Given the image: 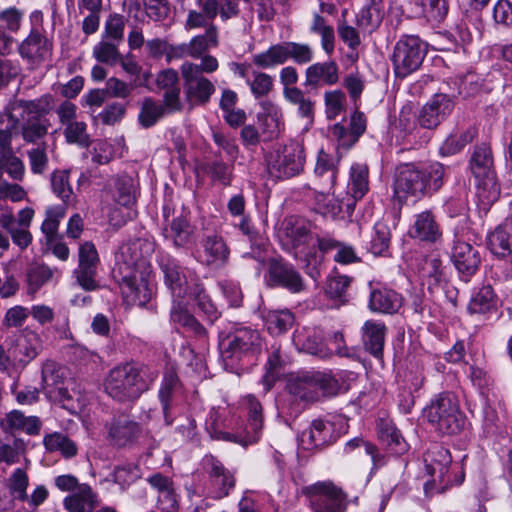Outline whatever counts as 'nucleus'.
I'll list each match as a JSON object with an SVG mask.
<instances>
[{"mask_svg":"<svg viewBox=\"0 0 512 512\" xmlns=\"http://www.w3.org/2000/svg\"><path fill=\"white\" fill-rule=\"evenodd\" d=\"M263 346L264 340L256 329L240 327L230 332L219 343L225 369L236 372L251 364L261 354Z\"/></svg>","mask_w":512,"mask_h":512,"instance_id":"5","label":"nucleus"},{"mask_svg":"<svg viewBox=\"0 0 512 512\" xmlns=\"http://www.w3.org/2000/svg\"><path fill=\"white\" fill-rule=\"evenodd\" d=\"M256 99L267 96L273 90V78L260 71H252V79L247 80Z\"/></svg>","mask_w":512,"mask_h":512,"instance_id":"61","label":"nucleus"},{"mask_svg":"<svg viewBox=\"0 0 512 512\" xmlns=\"http://www.w3.org/2000/svg\"><path fill=\"white\" fill-rule=\"evenodd\" d=\"M426 470L431 476H438L441 481L445 480L452 458L448 449L441 445H433L425 454Z\"/></svg>","mask_w":512,"mask_h":512,"instance_id":"37","label":"nucleus"},{"mask_svg":"<svg viewBox=\"0 0 512 512\" xmlns=\"http://www.w3.org/2000/svg\"><path fill=\"white\" fill-rule=\"evenodd\" d=\"M339 437L335 425L330 421L313 420L310 427L301 433L300 440L307 449L321 448L334 443Z\"/></svg>","mask_w":512,"mask_h":512,"instance_id":"29","label":"nucleus"},{"mask_svg":"<svg viewBox=\"0 0 512 512\" xmlns=\"http://www.w3.org/2000/svg\"><path fill=\"white\" fill-rule=\"evenodd\" d=\"M451 260L461 280L469 282L479 269L481 256L477 247L457 240L452 248Z\"/></svg>","mask_w":512,"mask_h":512,"instance_id":"22","label":"nucleus"},{"mask_svg":"<svg viewBox=\"0 0 512 512\" xmlns=\"http://www.w3.org/2000/svg\"><path fill=\"white\" fill-rule=\"evenodd\" d=\"M12 367L25 368L42 350V340L38 333L25 328L8 339Z\"/></svg>","mask_w":512,"mask_h":512,"instance_id":"16","label":"nucleus"},{"mask_svg":"<svg viewBox=\"0 0 512 512\" xmlns=\"http://www.w3.org/2000/svg\"><path fill=\"white\" fill-rule=\"evenodd\" d=\"M304 161L303 146L298 142H290L272 157L269 170L277 178L294 177L302 171Z\"/></svg>","mask_w":512,"mask_h":512,"instance_id":"17","label":"nucleus"},{"mask_svg":"<svg viewBox=\"0 0 512 512\" xmlns=\"http://www.w3.org/2000/svg\"><path fill=\"white\" fill-rule=\"evenodd\" d=\"M347 196L355 200L362 199L369 190V169L366 164L355 163L350 168Z\"/></svg>","mask_w":512,"mask_h":512,"instance_id":"39","label":"nucleus"},{"mask_svg":"<svg viewBox=\"0 0 512 512\" xmlns=\"http://www.w3.org/2000/svg\"><path fill=\"white\" fill-rule=\"evenodd\" d=\"M115 190L116 201L120 205L129 207L135 203V189L131 177H118L115 181Z\"/></svg>","mask_w":512,"mask_h":512,"instance_id":"58","label":"nucleus"},{"mask_svg":"<svg viewBox=\"0 0 512 512\" xmlns=\"http://www.w3.org/2000/svg\"><path fill=\"white\" fill-rule=\"evenodd\" d=\"M454 103L446 94H435L418 113L417 123L422 128H436L453 110Z\"/></svg>","mask_w":512,"mask_h":512,"instance_id":"23","label":"nucleus"},{"mask_svg":"<svg viewBox=\"0 0 512 512\" xmlns=\"http://www.w3.org/2000/svg\"><path fill=\"white\" fill-rule=\"evenodd\" d=\"M422 11L428 21L441 22L448 13L447 0H420Z\"/></svg>","mask_w":512,"mask_h":512,"instance_id":"62","label":"nucleus"},{"mask_svg":"<svg viewBox=\"0 0 512 512\" xmlns=\"http://www.w3.org/2000/svg\"><path fill=\"white\" fill-rule=\"evenodd\" d=\"M163 237L175 248H187L196 241V227L191 223L188 212L176 211L169 204L163 207Z\"/></svg>","mask_w":512,"mask_h":512,"instance_id":"14","label":"nucleus"},{"mask_svg":"<svg viewBox=\"0 0 512 512\" xmlns=\"http://www.w3.org/2000/svg\"><path fill=\"white\" fill-rule=\"evenodd\" d=\"M43 445L49 452H59L64 458H72L77 455L76 443L66 434L54 432L44 436Z\"/></svg>","mask_w":512,"mask_h":512,"instance_id":"43","label":"nucleus"},{"mask_svg":"<svg viewBox=\"0 0 512 512\" xmlns=\"http://www.w3.org/2000/svg\"><path fill=\"white\" fill-rule=\"evenodd\" d=\"M148 243L141 239L123 243L115 254L113 277L120 286L124 299L134 305L144 306L151 299L148 285V267L143 248Z\"/></svg>","mask_w":512,"mask_h":512,"instance_id":"1","label":"nucleus"},{"mask_svg":"<svg viewBox=\"0 0 512 512\" xmlns=\"http://www.w3.org/2000/svg\"><path fill=\"white\" fill-rule=\"evenodd\" d=\"M497 299L491 285L482 286L475 293L469 304L468 311L470 314H488L496 310Z\"/></svg>","mask_w":512,"mask_h":512,"instance_id":"41","label":"nucleus"},{"mask_svg":"<svg viewBox=\"0 0 512 512\" xmlns=\"http://www.w3.org/2000/svg\"><path fill=\"white\" fill-rule=\"evenodd\" d=\"M314 57L310 45L298 42H282L272 45L266 51L253 55V63L262 69L272 68L284 64L292 59L296 64L302 65L312 61Z\"/></svg>","mask_w":512,"mask_h":512,"instance_id":"11","label":"nucleus"},{"mask_svg":"<svg viewBox=\"0 0 512 512\" xmlns=\"http://www.w3.org/2000/svg\"><path fill=\"white\" fill-rule=\"evenodd\" d=\"M124 29V16L117 13L110 14L105 21L101 38L122 44L124 41Z\"/></svg>","mask_w":512,"mask_h":512,"instance_id":"54","label":"nucleus"},{"mask_svg":"<svg viewBox=\"0 0 512 512\" xmlns=\"http://www.w3.org/2000/svg\"><path fill=\"white\" fill-rule=\"evenodd\" d=\"M165 114H170L165 104H158L152 98H146L139 113V122L144 128L152 127Z\"/></svg>","mask_w":512,"mask_h":512,"instance_id":"51","label":"nucleus"},{"mask_svg":"<svg viewBox=\"0 0 512 512\" xmlns=\"http://www.w3.org/2000/svg\"><path fill=\"white\" fill-rule=\"evenodd\" d=\"M108 440L117 447H126L141 434V426L126 414L114 416L106 423Z\"/></svg>","mask_w":512,"mask_h":512,"instance_id":"24","label":"nucleus"},{"mask_svg":"<svg viewBox=\"0 0 512 512\" xmlns=\"http://www.w3.org/2000/svg\"><path fill=\"white\" fill-rule=\"evenodd\" d=\"M156 86L163 91V103L169 113H176L183 110L180 93V79L178 72L172 68L162 70L156 77Z\"/></svg>","mask_w":512,"mask_h":512,"instance_id":"27","label":"nucleus"},{"mask_svg":"<svg viewBox=\"0 0 512 512\" xmlns=\"http://www.w3.org/2000/svg\"><path fill=\"white\" fill-rule=\"evenodd\" d=\"M470 168L478 182V196L484 204H491L500 196V186L496 182L493 155L490 146L481 144L475 147L470 159Z\"/></svg>","mask_w":512,"mask_h":512,"instance_id":"8","label":"nucleus"},{"mask_svg":"<svg viewBox=\"0 0 512 512\" xmlns=\"http://www.w3.org/2000/svg\"><path fill=\"white\" fill-rule=\"evenodd\" d=\"M446 168L435 162L428 167L414 164H402L397 168L394 195L400 203L409 197L417 201L431 192H437L443 186Z\"/></svg>","mask_w":512,"mask_h":512,"instance_id":"4","label":"nucleus"},{"mask_svg":"<svg viewBox=\"0 0 512 512\" xmlns=\"http://www.w3.org/2000/svg\"><path fill=\"white\" fill-rule=\"evenodd\" d=\"M70 170H55L50 175V183L53 193L59 197L64 204L75 203V195L69 182Z\"/></svg>","mask_w":512,"mask_h":512,"instance_id":"44","label":"nucleus"},{"mask_svg":"<svg viewBox=\"0 0 512 512\" xmlns=\"http://www.w3.org/2000/svg\"><path fill=\"white\" fill-rule=\"evenodd\" d=\"M5 431L22 430L29 435H38L42 423L36 416H25L21 411L13 410L1 423Z\"/></svg>","mask_w":512,"mask_h":512,"instance_id":"40","label":"nucleus"},{"mask_svg":"<svg viewBox=\"0 0 512 512\" xmlns=\"http://www.w3.org/2000/svg\"><path fill=\"white\" fill-rule=\"evenodd\" d=\"M381 443L393 454L401 455L408 450V444L391 421L381 420L378 424Z\"/></svg>","mask_w":512,"mask_h":512,"instance_id":"38","label":"nucleus"},{"mask_svg":"<svg viewBox=\"0 0 512 512\" xmlns=\"http://www.w3.org/2000/svg\"><path fill=\"white\" fill-rule=\"evenodd\" d=\"M427 51V44L418 36H402L396 42L392 54V62L396 76L405 78L418 70Z\"/></svg>","mask_w":512,"mask_h":512,"instance_id":"10","label":"nucleus"},{"mask_svg":"<svg viewBox=\"0 0 512 512\" xmlns=\"http://www.w3.org/2000/svg\"><path fill=\"white\" fill-rule=\"evenodd\" d=\"M350 283L351 278L347 276H332L327 280L325 294L328 298L343 304L347 301L346 294Z\"/></svg>","mask_w":512,"mask_h":512,"instance_id":"53","label":"nucleus"},{"mask_svg":"<svg viewBox=\"0 0 512 512\" xmlns=\"http://www.w3.org/2000/svg\"><path fill=\"white\" fill-rule=\"evenodd\" d=\"M409 233L412 238L428 243H435L442 236L440 226L431 211L417 214Z\"/></svg>","mask_w":512,"mask_h":512,"instance_id":"33","label":"nucleus"},{"mask_svg":"<svg viewBox=\"0 0 512 512\" xmlns=\"http://www.w3.org/2000/svg\"><path fill=\"white\" fill-rule=\"evenodd\" d=\"M53 270L45 264H34L27 270V283L31 293L51 280Z\"/></svg>","mask_w":512,"mask_h":512,"instance_id":"56","label":"nucleus"},{"mask_svg":"<svg viewBox=\"0 0 512 512\" xmlns=\"http://www.w3.org/2000/svg\"><path fill=\"white\" fill-rule=\"evenodd\" d=\"M180 71L187 102L191 106L206 105L216 91L215 85L204 75H200L195 63L184 62Z\"/></svg>","mask_w":512,"mask_h":512,"instance_id":"15","label":"nucleus"},{"mask_svg":"<svg viewBox=\"0 0 512 512\" xmlns=\"http://www.w3.org/2000/svg\"><path fill=\"white\" fill-rule=\"evenodd\" d=\"M429 423L443 435L458 434L465 425L457 397L449 392L441 393L431 400L425 409Z\"/></svg>","mask_w":512,"mask_h":512,"instance_id":"6","label":"nucleus"},{"mask_svg":"<svg viewBox=\"0 0 512 512\" xmlns=\"http://www.w3.org/2000/svg\"><path fill=\"white\" fill-rule=\"evenodd\" d=\"M99 257L97 250L91 242H85L79 248V267L75 271L79 285L88 291L95 290L98 285L95 275Z\"/></svg>","mask_w":512,"mask_h":512,"instance_id":"25","label":"nucleus"},{"mask_svg":"<svg viewBox=\"0 0 512 512\" xmlns=\"http://www.w3.org/2000/svg\"><path fill=\"white\" fill-rule=\"evenodd\" d=\"M203 469L209 477L210 493L215 499L226 497L235 486V477L223 463L213 455H205Z\"/></svg>","mask_w":512,"mask_h":512,"instance_id":"20","label":"nucleus"},{"mask_svg":"<svg viewBox=\"0 0 512 512\" xmlns=\"http://www.w3.org/2000/svg\"><path fill=\"white\" fill-rule=\"evenodd\" d=\"M403 305L402 296L388 288L373 289L370 293L369 308L373 312L395 314Z\"/></svg>","mask_w":512,"mask_h":512,"instance_id":"34","label":"nucleus"},{"mask_svg":"<svg viewBox=\"0 0 512 512\" xmlns=\"http://www.w3.org/2000/svg\"><path fill=\"white\" fill-rule=\"evenodd\" d=\"M66 213L64 206L50 207L46 210V218L41 225V231L47 240L51 241L56 236L59 222L64 218Z\"/></svg>","mask_w":512,"mask_h":512,"instance_id":"57","label":"nucleus"},{"mask_svg":"<svg viewBox=\"0 0 512 512\" xmlns=\"http://www.w3.org/2000/svg\"><path fill=\"white\" fill-rule=\"evenodd\" d=\"M120 45L121 43L101 38L93 47V57L100 63L114 66L121 60V53L119 51Z\"/></svg>","mask_w":512,"mask_h":512,"instance_id":"49","label":"nucleus"},{"mask_svg":"<svg viewBox=\"0 0 512 512\" xmlns=\"http://www.w3.org/2000/svg\"><path fill=\"white\" fill-rule=\"evenodd\" d=\"M315 173L319 176H327L328 184L332 187L336 180L337 168L333 157L324 150L318 152Z\"/></svg>","mask_w":512,"mask_h":512,"instance_id":"64","label":"nucleus"},{"mask_svg":"<svg viewBox=\"0 0 512 512\" xmlns=\"http://www.w3.org/2000/svg\"><path fill=\"white\" fill-rule=\"evenodd\" d=\"M29 486V476L22 468L15 469L7 479V488L10 496L17 501L27 499V488Z\"/></svg>","mask_w":512,"mask_h":512,"instance_id":"52","label":"nucleus"},{"mask_svg":"<svg viewBox=\"0 0 512 512\" xmlns=\"http://www.w3.org/2000/svg\"><path fill=\"white\" fill-rule=\"evenodd\" d=\"M390 229L384 222H377L371 239L370 251L374 255H382L388 250L390 243Z\"/></svg>","mask_w":512,"mask_h":512,"instance_id":"59","label":"nucleus"},{"mask_svg":"<svg viewBox=\"0 0 512 512\" xmlns=\"http://www.w3.org/2000/svg\"><path fill=\"white\" fill-rule=\"evenodd\" d=\"M47 144L45 142L27 151L30 169L34 174H43L48 167Z\"/></svg>","mask_w":512,"mask_h":512,"instance_id":"63","label":"nucleus"},{"mask_svg":"<svg viewBox=\"0 0 512 512\" xmlns=\"http://www.w3.org/2000/svg\"><path fill=\"white\" fill-rule=\"evenodd\" d=\"M267 283L271 287H281L294 294L306 288L299 271L292 264L277 259L269 261Z\"/></svg>","mask_w":512,"mask_h":512,"instance_id":"19","label":"nucleus"},{"mask_svg":"<svg viewBox=\"0 0 512 512\" xmlns=\"http://www.w3.org/2000/svg\"><path fill=\"white\" fill-rule=\"evenodd\" d=\"M52 42L37 30L30 34L19 45L18 51L23 59L30 63H41L52 54Z\"/></svg>","mask_w":512,"mask_h":512,"instance_id":"30","label":"nucleus"},{"mask_svg":"<svg viewBox=\"0 0 512 512\" xmlns=\"http://www.w3.org/2000/svg\"><path fill=\"white\" fill-rule=\"evenodd\" d=\"M64 136L69 144H77L81 147H88L91 143L87 133V125L83 121H73L65 126Z\"/></svg>","mask_w":512,"mask_h":512,"instance_id":"55","label":"nucleus"},{"mask_svg":"<svg viewBox=\"0 0 512 512\" xmlns=\"http://www.w3.org/2000/svg\"><path fill=\"white\" fill-rule=\"evenodd\" d=\"M161 268L165 283L174 297L182 299L192 293L194 287L189 286L183 268L174 259L167 258L161 263Z\"/></svg>","mask_w":512,"mask_h":512,"instance_id":"32","label":"nucleus"},{"mask_svg":"<svg viewBox=\"0 0 512 512\" xmlns=\"http://www.w3.org/2000/svg\"><path fill=\"white\" fill-rule=\"evenodd\" d=\"M284 99L297 110V115L312 123L315 114V102L306 96L300 88L288 90L283 94Z\"/></svg>","mask_w":512,"mask_h":512,"instance_id":"42","label":"nucleus"},{"mask_svg":"<svg viewBox=\"0 0 512 512\" xmlns=\"http://www.w3.org/2000/svg\"><path fill=\"white\" fill-rule=\"evenodd\" d=\"M338 388L336 379L321 372L301 373L287 383L288 392L305 402H315L321 396L335 395Z\"/></svg>","mask_w":512,"mask_h":512,"instance_id":"9","label":"nucleus"},{"mask_svg":"<svg viewBox=\"0 0 512 512\" xmlns=\"http://www.w3.org/2000/svg\"><path fill=\"white\" fill-rule=\"evenodd\" d=\"M311 507L313 512H345L346 494L333 483H318L312 488Z\"/></svg>","mask_w":512,"mask_h":512,"instance_id":"18","label":"nucleus"},{"mask_svg":"<svg viewBox=\"0 0 512 512\" xmlns=\"http://www.w3.org/2000/svg\"><path fill=\"white\" fill-rule=\"evenodd\" d=\"M294 320V314L287 309L268 311L265 316L267 329L273 335L287 332L293 326Z\"/></svg>","mask_w":512,"mask_h":512,"instance_id":"47","label":"nucleus"},{"mask_svg":"<svg viewBox=\"0 0 512 512\" xmlns=\"http://www.w3.org/2000/svg\"><path fill=\"white\" fill-rule=\"evenodd\" d=\"M487 247L498 257L512 255V221L498 225L487 237Z\"/></svg>","mask_w":512,"mask_h":512,"instance_id":"36","label":"nucleus"},{"mask_svg":"<svg viewBox=\"0 0 512 512\" xmlns=\"http://www.w3.org/2000/svg\"><path fill=\"white\" fill-rule=\"evenodd\" d=\"M246 403L249 423L245 432L230 433L222 431L217 423V415L211 413L206 426L210 437L214 440L234 442L243 447L256 443L263 426V408L261 403L253 395L246 397Z\"/></svg>","mask_w":512,"mask_h":512,"instance_id":"7","label":"nucleus"},{"mask_svg":"<svg viewBox=\"0 0 512 512\" xmlns=\"http://www.w3.org/2000/svg\"><path fill=\"white\" fill-rule=\"evenodd\" d=\"M278 237L282 247L296 259H302V255L315 248L314 235L310 231L309 223L295 216L283 220Z\"/></svg>","mask_w":512,"mask_h":512,"instance_id":"12","label":"nucleus"},{"mask_svg":"<svg viewBox=\"0 0 512 512\" xmlns=\"http://www.w3.org/2000/svg\"><path fill=\"white\" fill-rule=\"evenodd\" d=\"M219 44L218 41V30L215 25H210L205 30L204 34L193 37L190 42V57L200 58L210 48H215Z\"/></svg>","mask_w":512,"mask_h":512,"instance_id":"45","label":"nucleus"},{"mask_svg":"<svg viewBox=\"0 0 512 512\" xmlns=\"http://www.w3.org/2000/svg\"><path fill=\"white\" fill-rule=\"evenodd\" d=\"M362 341L365 351L375 359L383 360L387 327L382 321L367 320L362 326Z\"/></svg>","mask_w":512,"mask_h":512,"instance_id":"31","label":"nucleus"},{"mask_svg":"<svg viewBox=\"0 0 512 512\" xmlns=\"http://www.w3.org/2000/svg\"><path fill=\"white\" fill-rule=\"evenodd\" d=\"M283 367L284 361L282 360L280 354V348H274L268 357L266 363V372L261 379L265 393H267L274 386L280 376Z\"/></svg>","mask_w":512,"mask_h":512,"instance_id":"50","label":"nucleus"},{"mask_svg":"<svg viewBox=\"0 0 512 512\" xmlns=\"http://www.w3.org/2000/svg\"><path fill=\"white\" fill-rule=\"evenodd\" d=\"M310 31L321 37V47L324 52L330 56L335 49V33L333 26L329 25L323 16L316 13L313 16Z\"/></svg>","mask_w":512,"mask_h":512,"instance_id":"46","label":"nucleus"},{"mask_svg":"<svg viewBox=\"0 0 512 512\" xmlns=\"http://www.w3.org/2000/svg\"><path fill=\"white\" fill-rule=\"evenodd\" d=\"M421 273L423 278L428 279L430 287L439 285L445 277L442 261L437 257L425 258Z\"/></svg>","mask_w":512,"mask_h":512,"instance_id":"60","label":"nucleus"},{"mask_svg":"<svg viewBox=\"0 0 512 512\" xmlns=\"http://www.w3.org/2000/svg\"><path fill=\"white\" fill-rule=\"evenodd\" d=\"M157 373L139 362H125L113 367L104 380V390L112 399L133 402L148 391Z\"/></svg>","mask_w":512,"mask_h":512,"instance_id":"2","label":"nucleus"},{"mask_svg":"<svg viewBox=\"0 0 512 512\" xmlns=\"http://www.w3.org/2000/svg\"><path fill=\"white\" fill-rule=\"evenodd\" d=\"M63 504L69 512H94L99 506V500L88 484H81L78 490L64 499Z\"/></svg>","mask_w":512,"mask_h":512,"instance_id":"35","label":"nucleus"},{"mask_svg":"<svg viewBox=\"0 0 512 512\" xmlns=\"http://www.w3.org/2000/svg\"><path fill=\"white\" fill-rule=\"evenodd\" d=\"M164 422L167 426H171L175 419V409L184 400L183 386L178 376L169 372L164 375L162 383L158 391Z\"/></svg>","mask_w":512,"mask_h":512,"instance_id":"21","label":"nucleus"},{"mask_svg":"<svg viewBox=\"0 0 512 512\" xmlns=\"http://www.w3.org/2000/svg\"><path fill=\"white\" fill-rule=\"evenodd\" d=\"M42 389L53 402L60 403L64 408L74 410V396L69 391L72 384L67 377V370L52 360L42 365Z\"/></svg>","mask_w":512,"mask_h":512,"instance_id":"13","label":"nucleus"},{"mask_svg":"<svg viewBox=\"0 0 512 512\" xmlns=\"http://www.w3.org/2000/svg\"><path fill=\"white\" fill-rule=\"evenodd\" d=\"M53 107V96L42 95L38 99H15L6 108L5 113L0 114V121L7 117L12 121V127H16L21 120V135L25 142L36 143L43 139L52 124L47 115Z\"/></svg>","mask_w":512,"mask_h":512,"instance_id":"3","label":"nucleus"},{"mask_svg":"<svg viewBox=\"0 0 512 512\" xmlns=\"http://www.w3.org/2000/svg\"><path fill=\"white\" fill-rule=\"evenodd\" d=\"M339 81V66L334 60L316 62L305 70L306 88L318 89L322 86H332Z\"/></svg>","mask_w":512,"mask_h":512,"instance_id":"28","label":"nucleus"},{"mask_svg":"<svg viewBox=\"0 0 512 512\" xmlns=\"http://www.w3.org/2000/svg\"><path fill=\"white\" fill-rule=\"evenodd\" d=\"M475 136L476 130L472 127L449 135L440 147V154L450 156L460 152Z\"/></svg>","mask_w":512,"mask_h":512,"instance_id":"48","label":"nucleus"},{"mask_svg":"<svg viewBox=\"0 0 512 512\" xmlns=\"http://www.w3.org/2000/svg\"><path fill=\"white\" fill-rule=\"evenodd\" d=\"M200 244L202 254L199 256V261L202 264L216 268H221L227 264L230 249L221 235L217 233L204 235Z\"/></svg>","mask_w":512,"mask_h":512,"instance_id":"26","label":"nucleus"}]
</instances>
